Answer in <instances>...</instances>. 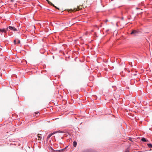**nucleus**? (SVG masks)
<instances>
[{"label": "nucleus", "instance_id": "nucleus-4", "mask_svg": "<svg viewBox=\"0 0 152 152\" xmlns=\"http://www.w3.org/2000/svg\"><path fill=\"white\" fill-rule=\"evenodd\" d=\"M138 33V31L136 30H133L132 32H131V34H137Z\"/></svg>", "mask_w": 152, "mask_h": 152}, {"label": "nucleus", "instance_id": "nucleus-22", "mask_svg": "<svg viewBox=\"0 0 152 152\" xmlns=\"http://www.w3.org/2000/svg\"><path fill=\"white\" fill-rule=\"evenodd\" d=\"M1 5L3 6V4H1Z\"/></svg>", "mask_w": 152, "mask_h": 152}, {"label": "nucleus", "instance_id": "nucleus-8", "mask_svg": "<svg viewBox=\"0 0 152 152\" xmlns=\"http://www.w3.org/2000/svg\"><path fill=\"white\" fill-rule=\"evenodd\" d=\"M141 140L143 142H148V141L147 140H146L145 138L143 137L141 139Z\"/></svg>", "mask_w": 152, "mask_h": 152}, {"label": "nucleus", "instance_id": "nucleus-1", "mask_svg": "<svg viewBox=\"0 0 152 152\" xmlns=\"http://www.w3.org/2000/svg\"><path fill=\"white\" fill-rule=\"evenodd\" d=\"M37 137L38 138V140L39 141V142L40 143L42 140V135L41 134H38L37 135Z\"/></svg>", "mask_w": 152, "mask_h": 152}, {"label": "nucleus", "instance_id": "nucleus-9", "mask_svg": "<svg viewBox=\"0 0 152 152\" xmlns=\"http://www.w3.org/2000/svg\"><path fill=\"white\" fill-rule=\"evenodd\" d=\"M48 2V4L52 6H54V4L51 2H50L48 0H46Z\"/></svg>", "mask_w": 152, "mask_h": 152}, {"label": "nucleus", "instance_id": "nucleus-12", "mask_svg": "<svg viewBox=\"0 0 152 152\" xmlns=\"http://www.w3.org/2000/svg\"><path fill=\"white\" fill-rule=\"evenodd\" d=\"M129 150L128 149H127L126 150L125 152H129Z\"/></svg>", "mask_w": 152, "mask_h": 152}, {"label": "nucleus", "instance_id": "nucleus-13", "mask_svg": "<svg viewBox=\"0 0 152 152\" xmlns=\"http://www.w3.org/2000/svg\"><path fill=\"white\" fill-rule=\"evenodd\" d=\"M53 6V7H55L56 9L59 10V8H57V7H56L54 5V6Z\"/></svg>", "mask_w": 152, "mask_h": 152}, {"label": "nucleus", "instance_id": "nucleus-20", "mask_svg": "<svg viewBox=\"0 0 152 152\" xmlns=\"http://www.w3.org/2000/svg\"><path fill=\"white\" fill-rule=\"evenodd\" d=\"M136 75V74H133V75Z\"/></svg>", "mask_w": 152, "mask_h": 152}, {"label": "nucleus", "instance_id": "nucleus-3", "mask_svg": "<svg viewBox=\"0 0 152 152\" xmlns=\"http://www.w3.org/2000/svg\"><path fill=\"white\" fill-rule=\"evenodd\" d=\"M82 8V6H78L77 7V9H76V8H75L73 10H72V11H77V10H80Z\"/></svg>", "mask_w": 152, "mask_h": 152}, {"label": "nucleus", "instance_id": "nucleus-2", "mask_svg": "<svg viewBox=\"0 0 152 152\" xmlns=\"http://www.w3.org/2000/svg\"><path fill=\"white\" fill-rule=\"evenodd\" d=\"M8 28H9L10 30L14 31H17L18 30L16 28H15V27L14 26H9L8 28H7V29L8 30Z\"/></svg>", "mask_w": 152, "mask_h": 152}, {"label": "nucleus", "instance_id": "nucleus-14", "mask_svg": "<svg viewBox=\"0 0 152 152\" xmlns=\"http://www.w3.org/2000/svg\"><path fill=\"white\" fill-rule=\"evenodd\" d=\"M14 43H15V44H16V40H14Z\"/></svg>", "mask_w": 152, "mask_h": 152}, {"label": "nucleus", "instance_id": "nucleus-10", "mask_svg": "<svg viewBox=\"0 0 152 152\" xmlns=\"http://www.w3.org/2000/svg\"><path fill=\"white\" fill-rule=\"evenodd\" d=\"M148 146L149 147L152 148V145L150 143H148L147 144Z\"/></svg>", "mask_w": 152, "mask_h": 152}, {"label": "nucleus", "instance_id": "nucleus-6", "mask_svg": "<svg viewBox=\"0 0 152 152\" xmlns=\"http://www.w3.org/2000/svg\"><path fill=\"white\" fill-rule=\"evenodd\" d=\"M55 133V132H53L52 133L49 134L47 137V139H48L52 135L54 134Z\"/></svg>", "mask_w": 152, "mask_h": 152}, {"label": "nucleus", "instance_id": "nucleus-21", "mask_svg": "<svg viewBox=\"0 0 152 152\" xmlns=\"http://www.w3.org/2000/svg\"><path fill=\"white\" fill-rule=\"evenodd\" d=\"M129 140H131V139H130L129 138Z\"/></svg>", "mask_w": 152, "mask_h": 152}, {"label": "nucleus", "instance_id": "nucleus-19", "mask_svg": "<svg viewBox=\"0 0 152 152\" xmlns=\"http://www.w3.org/2000/svg\"><path fill=\"white\" fill-rule=\"evenodd\" d=\"M123 19H124V18H123V17H122V20H123Z\"/></svg>", "mask_w": 152, "mask_h": 152}, {"label": "nucleus", "instance_id": "nucleus-16", "mask_svg": "<svg viewBox=\"0 0 152 152\" xmlns=\"http://www.w3.org/2000/svg\"><path fill=\"white\" fill-rule=\"evenodd\" d=\"M20 43V40H18V43Z\"/></svg>", "mask_w": 152, "mask_h": 152}, {"label": "nucleus", "instance_id": "nucleus-7", "mask_svg": "<svg viewBox=\"0 0 152 152\" xmlns=\"http://www.w3.org/2000/svg\"><path fill=\"white\" fill-rule=\"evenodd\" d=\"M77 145V142L75 141H74L73 143V145L74 147H76Z\"/></svg>", "mask_w": 152, "mask_h": 152}, {"label": "nucleus", "instance_id": "nucleus-18", "mask_svg": "<svg viewBox=\"0 0 152 152\" xmlns=\"http://www.w3.org/2000/svg\"><path fill=\"white\" fill-rule=\"evenodd\" d=\"M14 0H11V1H12V2H13L14 1Z\"/></svg>", "mask_w": 152, "mask_h": 152}, {"label": "nucleus", "instance_id": "nucleus-11", "mask_svg": "<svg viewBox=\"0 0 152 152\" xmlns=\"http://www.w3.org/2000/svg\"><path fill=\"white\" fill-rule=\"evenodd\" d=\"M63 149H61V150H56L55 152H61V151H63Z\"/></svg>", "mask_w": 152, "mask_h": 152}, {"label": "nucleus", "instance_id": "nucleus-15", "mask_svg": "<svg viewBox=\"0 0 152 152\" xmlns=\"http://www.w3.org/2000/svg\"><path fill=\"white\" fill-rule=\"evenodd\" d=\"M2 2V1L1 0H0V4Z\"/></svg>", "mask_w": 152, "mask_h": 152}, {"label": "nucleus", "instance_id": "nucleus-17", "mask_svg": "<svg viewBox=\"0 0 152 152\" xmlns=\"http://www.w3.org/2000/svg\"><path fill=\"white\" fill-rule=\"evenodd\" d=\"M39 113V112H36L35 113V114H38Z\"/></svg>", "mask_w": 152, "mask_h": 152}, {"label": "nucleus", "instance_id": "nucleus-5", "mask_svg": "<svg viewBox=\"0 0 152 152\" xmlns=\"http://www.w3.org/2000/svg\"><path fill=\"white\" fill-rule=\"evenodd\" d=\"M7 29H0V32L2 33H6L7 31Z\"/></svg>", "mask_w": 152, "mask_h": 152}]
</instances>
